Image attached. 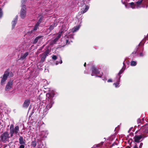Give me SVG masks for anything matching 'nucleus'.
<instances>
[{
    "label": "nucleus",
    "instance_id": "2eb2a0df",
    "mask_svg": "<svg viewBox=\"0 0 148 148\" xmlns=\"http://www.w3.org/2000/svg\"><path fill=\"white\" fill-rule=\"evenodd\" d=\"M121 76H119L118 78L116 77L114 79V81L116 82V83H114L113 84L114 85H115V87L116 88L118 87L119 86V82Z\"/></svg>",
    "mask_w": 148,
    "mask_h": 148
},
{
    "label": "nucleus",
    "instance_id": "7ed1b4c3",
    "mask_svg": "<svg viewBox=\"0 0 148 148\" xmlns=\"http://www.w3.org/2000/svg\"><path fill=\"white\" fill-rule=\"evenodd\" d=\"M13 76V73L12 71H10L9 69H7L5 72L3 78L1 82V84H3L8 77H12Z\"/></svg>",
    "mask_w": 148,
    "mask_h": 148
},
{
    "label": "nucleus",
    "instance_id": "f3484780",
    "mask_svg": "<svg viewBox=\"0 0 148 148\" xmlns=\"http://www.w3.org/2000/svg\"><path fill=\"white\" fill-rule=\"evenodd\" d=\"M68 26L66 25H63L62 26V29L59 32H62L61 33V35L62 33H64L65 32L67 31L68 29Z\"/></svg>",
    "mask_w": 148,
    "mask_h": 148
},
{
    "label": "nucleus",
    "instance_id": "473e14b6",
    "mask_svg": "<svg viewBox=\"0 0 148 148\" xmlns=\"http://www.w3.org/2000/svg\"><path fill=\"white\" fill-rule=\"evenodd\" d=\"M52 59L54 60H56L57 59V57L55 55H53L52 56Z\"/></svg>",
    "mask_w": 148,
    "mask_h": 148
},
{
    "label": "nucleus",
    "instance_id": "5701e85b",
    "mask_svg": "<svg viewBox=\"0 0 148 148\" xmlns=\"http://www.w3.org/2000/svg\"><path fill=\"white\" fill-rule=\"evenodd\" d=\"M57 25V23H54L50 26L49 29L50 31H51L54 29V27L56 26Z\"/></svg>",
    "mask_w": 148,
    "mask_h": 148
},
{
    "label": "nucleus",
    "instance_id": "a211bd4d",
    "mask_svg": "<svg viewBox=\"0 0 148 148\" xmlns=\"http://www.w3.org/2000/svg\"><path fill=\"white\" fill-rule=\"evenodd\" d=\"M30 102V100L29 99H27L25 100L23 104V107L24 108H27Z\"/></svg>",
    "mask_w": 148,
    "mask_h": 148
},
{
    "label": "nucleus",
    "instance_id": "6e6552de",
    "mask_svg": "<svg viewBox=\"0 0 148 148\" xmlns=\"http://www.w3.org/2000/svg\"><path fill=\"white\" fill-rule=\"evenodd\" d=\"M65 38V39L64 41L66 42V44H69L70 42H72L73 39V35L72 34H66Z\"/></svg>",
    "mask_w": 148,
    "mask_h": 148
},
{
    "label": "nucleus",
    "instance_id": "9d476101",
    "mask_svg": "<svg viewBox=\"0 0 148 148\" xmlns=\"http://www.w3.org/2000/svg\"><path fill=\"white\" fill-rule=\"evenodd\" d=\"M50 51L48 49L46 50L41 55V60L40 62H43L45 61L47 56L49 54Z\"/></svg>",
    "mask_w": 148,
    "mask_h": 148
},
{
    "label": "nucleus",
    "instance_id": "9b49d317",
    "mask_svg": "<svg viewBox=\"0 0 148 148\" xmlns=\"http://www.w3.org/2000/svg\"><path fill=\"white\" fill-rule=\"evenodd\" d=\"M146 136H145L144 135H136L134 137V141L135 142L139 143L142 141V140H141V139L142 138H143V139Z\"/></svg>",
    "mask_w": 148,
    "mask_h": 148
},
{
    "label": "nucleus",
    "instance_id": "0eeeda50",
    "mask_svg": "<svg viewBox=\"0 0 148 148\" xmlns=\"http://www.w3.org/2000/svg\"><path fill=\"white\" fill-rule=\"evenodd\" d=\"M10 136L8 132H6L2 134L0 137L1 138V140L4 143L8 140Z\"/></svg>",
    "mask_w": 148,
    "mask_h": 148
},
{
    "label": "nucleus",
    "instance_id": "a18cd8bd",
    "mask_svg": "<svg viewBox=\"0 0 148 148\" xmlns=\"http://www.w3.org/2000/svg\"><path fill=\"white\" fill-rule=\"evenodd\" d=\"M86 63H85L84 64V66H86Z\"/></svg>",
    "mask_w": 148,
    "mask_h": 148
},
{
    "label": "nucleus",
    "instance_id": "4be33fe9",
    "mask_svg": "<svg viewBox=\"0 0 148 148\" xmlns=\"http://www.w3.org/2000/svg\"><path fill=\"white\" fill-rule=\"evenodd\" d=\"M89 6L87 5H85L83 9L82 10L81 13L82 14H83L86 12L88 10Z\"/></svg>",
    "mask_w": 148,
    "mask_h": 148
},
{
    "label": "nucleus",
    "instance_id": "cd10ccee",
    "mask_svg": "<svg viewBox=\"0 0 148 148\" xmlns=\"http://www.w3.org/2000/svg\"><path fill=\"white\" fill-rule=\"evenodd\" d=\"M137 64V62L136 61H132L131 62L130 65L131 66H134Z\"/></svg>",
    "mask_w": 148,
    "mask_h": 148
},
{
    "label": "nucleus",
    "instance_id": "393cba45",
    "mask_svg": "<svg viewBox=\"0 0 148 148\" xmlns=\"http://www.w3.org/2000/svg\"><path fill=\"white\" fill-rule=\"evenodd\" d=\"M25 140H24L22 136H20L19 138V143L21 144H25Z\"/></svg>",
    "mask_w": 148,
    "mask_h": 148
},
{
    "label": "nucleus",
    "instance_id": "ddd939ff",
    "mask_svg": "<svg viewBox=\"0 0 148 148\" xmlns=\"http://www.w3.org/2000/svg\"><path fill=\"white\" fill-rule=\"evenodd\" d=\"M141 132L145 133H148V124L142 126L140 129Z\"/></svg>",
    "mask_w": 148,
    "mask_h": 148
},
{
    "label": "nucleus",
    "instance_id": "8fccbe9b",
    "mask_svg": "<svg viewBox=\"0 0 148 148\" xmlns=\"http://www.w3.org/2000/svg\"><path fill=\"white\" fill-rule=\"evenodd\" d=\"M20 133H21V134H23V133H22V132H20Z\"/></svg>",
    "mask_w": 148,
    "mask_h": 148
},
{
    "label": "nucleus",
    "instance_id": "bb28decb",
    "mask_svg": "<svg viewBox=\"0 0 148 148\" xmlns=\"http://www.w3.org/2000/svg\"><path fill=\"white\" fill-rule=\"evenodd\" d=\"M103 143V142H102L100 144H97L96 145H94L91 148H96V147H99L101 145H102Z\"/></svg>",
    "mask_w": 148,
    "mask_h": 148
},
{
    "label": "nucleus",
    "instance_id": "423d86ee",
    "mask_svg": "<svg viewBox=\"0 0 148 148\" xmlns=\"http://www.w3.org/2000/svg\"><path fill=\"white\" fill-rule=\"evenodd\" d=\"M92 73L91 75L94 76L95 75L96 77H101L102 75H97L98 74L100 73V71H99L95 66H92Z\"/></svg>",
    "mask_w": 148,
    "mask_h": 148
},
{
    "label": "nucleus",
    "instance_id": "de8ad7c7",
    "mask_svg": "<svg viewBox=\"0 0 148 148\" xmlns=\"http://www.w3.org/2000/svg\"><path fill=\"white\" fill-rule=\"evenodd\" d=\"M29 46H30V45H28V46L27 47H26L28 48L29 47Z\"/></svg>",
    "mask_w": 148,
    "mask_h": 148
},
{
    "label": "nucleus",
    "instance_id": "603ef678",
    "mask_svg": "<svg viewBox=\"0 0 148 148\" xmlns=\"http://www.w3.org/2000/svg\"><path fill=\"white\" fill-rule=\"evenodd\" d=\"M136 52H135L134 53V54H136Z\"/></svg>",
    "mask_w": 148,
    "mask_h": 148
},
{
    "label": "nucleus",
    "instance_id": "37998d69",
    "mask_svg": "<svg viewBox=\"0 0 148 148\" xmlns=\"http://www.w3.org/2000/svg\"><path fill=\"white\" fill-rule=\"evenodd\" d=\"M133 148H138V147L136 145H135L134 146Z\"/></svg>",
    "mask_w": 148,
    "mask_h": 148
},
{
    "label": "nucleus",
    "instance_id": "72a5a7b5",
    "mask_svg": "<svg viewBox=\"0 0 148 148\" xmlns=\"http://www.w3.org/2000/svg\"><path fill=\"white\" fill-rule=\"evenodd\" d=\"M42 21V17H41L40 18V19L38 21V22H39L40 23H40Z\"/></svg>",
    "mask_w": 148,
    "mask_h": 148
},
{
    "label": "nucleus",
    "instance_id": "f704fd0d",
    "mask_svg": "<svg viewBox=\"0 0 148 148\" xmlns=\"http://www.w3.org/2000/svg\"><path fill=\"white\" fill-rule=\"evenodd\" d=\"M25 146L24 145H23V144H21V145L20 146L19 148H24Z\"/></svg>",
    "mask_w": 148,
    "mask_h": 148
},
{
    "label": "nucleus",
    "instance_id": "f8f14e48",
    "mask_svg": "<svg viewBox=\"0 0 148 148\" xmlns=\"http://www.w3.org/2000/svg\"><path fill=\"white\" fill-rule=\"evenodd\" d=\"M13 82V80H10L7 83L5 88L6 91H9L12 88Z\"/></svg>",
    "mask_w": 148,
    "mask_h": 148
},
{
    "label": "nucleus",
    "instance_id": "49530a36",
    "mask_svg": "<svg viewBox=\"0 0 148 148\" xmlns=\"http://www.w3.org/2000/svg\"><path fill=\"white\" fill-rule=\"evenodd\" d=\"M148 6V5H146V8H147V7Z\"/></svg>",
    "mask_w": 148,
    "mask_h": 148
},
{
    "label": "nucleus",
    "instance_id": "ea45409f",
    "mask_svg": "<svg viewBox=\"0 0 148 148\" xmlns=\"http://www.w3.org/2000/svg\"><path fill=\"white\" fill-rule=\"evenodd\" d=\"M27 0H22L21 1V2L22 3H24Z\"/></svg>",
    "mask_w": 148,
    "mask_h": 148
},
{
    "label": "nucleus",
    "instance_id": "c756f323",
    "mask_svg": "<svg viewBox=\"0 0 148 148\" xmlns=\"http://www.w3.org/2000/svg\"><path fill=\"white\" fill-rule=\"evenodd\" d=\"M62 61L61 60V58H60V60H59V61H57L56 62V65H57V64H61L62 63Z\"/></svg>",
    "mask_w": 148,
    "mask_h": 148
},
{
    "label": "nucleus",
    "instance_id": "7c9ffc66",
    "mask_svg": "<svg viewBox=\"0 0 148 148\" xmlns=\"http://www.w3.org/2000/svg\"><path fill=\"white\" fill-rule=\"evenodd\" d=\"M141 120L140 119H138L137 120V123L138 124H140L141 123Z\"/></svg>",
    "mask_w": 148,
    "mask_h": 148
},
{
    "label": "nucleus",
    "instance_id": "412c9836",
    "mask_svg": "<svg viewBox=\"0 0 148 148\" xmlns=\"http://www.w3.org/2000/svg\"><path fill=\"white\" fill-rule=\"evenodd\" d=\"M29 54L28 52H26L24 53L21 54L20 58L21 60L24 59Z\"/></svg>",
    "mask_w": 148,
    "mask_h": 148
},
{
    "label": "nucleus",
    "instance_id": "e433bc0d",
    "mask_svg": "<svg viewBox=\"0 0 148 148\" xmlns=\"http://www.w3.org/2000/svg\"><path fill=\"white\" fill-rule=\"evenodd\" d=\"M102 80H103L105 82H106V80H107V79H106V77H104V78H103V77H102Z\"/></svg>",
    "mask_w": 148,
    "mask_h": 148
},
{
    "label": "nucleus",
    "instance_id": "f03ea898",
    "mask_svg": "<svg viewBox=\"0 0 148 148\" xmlns=\"http://www.w3.org/2000/svg\"><path fill=\"white\" fill-rule=\"evenodd\" d=\"M142 0H139L134 2H131L125 5L126 8H128L131 7L132 9L138 8L141 7V4Z\"/></svg>",
    "mask_w": 148,
    "mask_h": 148
},
{
    "label": "nucleus",
    "instance_id": "4c0bfd02",
    "mask_svg": "<svg viewBox=\"0 0 148 148\" xmlns=\"http://www.w3.org/2000/svg\"><path fill=\"white\" fill-rule=\"evenodd\" d=\"M107 82H112V80L111 79H109L108 80Z\"/></svg>",
    "mask_w": 148,
    "mask_h": 148
},
{
    "label": "nucleus",
    "instance_id": "6ab92c4d",
    "mask_svg": "<svg viewBox=\"0 0 148 148\" xmlns=\"http://www.w3.org/2000/svg\"><path fill=\"white\" fill-rule=\"evenodd\" d=\"M62 32H59L58 34V36L55 38L52 41L51 43L52 44H55L56 42L58 41V39L60 38L61 35V33Z\"/></svg>",
    "mask_w": 148,
    "mask_h": 148
},
{
    "label": "nucleus",
    "instance_id": "1a4fd4ad",
    "mask_svg": "<svg viewBox=\"0 0 148 148\" xmlns=\"http://www.w3.org/2000/svg\"><path fill=\"white\" fill-rule=\"evenodd\" d=\"M26 15V10L25 5H23L20 12V16L22 19H24Z\"/></svg>",
    "mask_w": 148,
    "mask_h": 148
},
{
    "label": "nucleus",
    "instance_id": "20e7f679",
    "mask_svg": "<svg viewBox=\"0 0 148 148\" xmlns=\"http://www.w3.org/2000/svg\"><path fill=\"white\" fill-rule=\"evenodd\" d=\"M19 132V127L18 125L16 126L14 128L13 124L10 125V136L12 137L13 134H17Z\"/></svg>",
    "mask_w": 148,
    "mask_h": 148
},
{
    "label": "nucleus",
    "instance_id": "aec40b11",
    "mask_svg": "<svg viewBox=\"0 0 148 148\" xmlns=\"http://www.w3.org/2000/svg\"><path fill=\"white\" fill-rule=\"evenodd\" d=\"M123 67L122 68V69L119 72L118 74L116 77V78H118V77H119V76H121L120 75L124 71V70L125 69L126 66H125L124 62H123Z\"/></svg>",
    "mask_w": 148,
    "mask_h": 148
},
{
    "label": "nucleus",
    "instance_id": "dca6fc26",
    "mask_svg": "<svg viewBox=\"0 0 148 148\" xmlns=\"http://www.w3.org/2000/svg\"><path fill=\"white\" fill-rule=\"evenodd\" d=\"M18 20V16H16L12 22V29H13L17 23Z\"/></svg>",
    "mask_w": 148,
    "mask_h": 148
},
{
    "label": "nucleus",
    "instance_id": "a878e982",
    "mask_svg": "<svg viewBox=\"0 0 148 148\" xmlns=\"http://www.w3.org/2000/svg\"><path fill=\"white\" fill-rule=\"evenodd\" d=\"M40 24V23L39 22H37V23L35 25L33 29L34 31H36L37 30L38 28V27Z\"/></svg>",
    "mask_w": 148,
    "mask_h": 148
},
{
    "label": "nucleus",
    "instance_id": "79ce46f5",
    "mask_svg": "<svg viewBox=\"0 0 148 148\" xmlns=\"http://www.w3.org/2000/svg\"><path fill=\"white\" fill-rule=\"evenodd\" d=\"M145 39L146 40H148V34H147V37L145 38Z\"/></svg>",
    "mask_w": 148,
    "mask_h": 148
},
{
    "label": "nucleus",
    "instance_id": "2f4dec72",
    "mask_svg": "<svg viewBox=\"0 0 148 148\" xmlns=\"http://www.w3.org/2000/svg\"><path fill=\"white\" fill-rule=\"evenodd\" d=\"M3 12L2 9L0 8V18H1L3 15Z\"/></svg>",
    "mask_w": 148,
    "mask_h": 148
},
{
    "label": "nucleus",
    "instance_id": "c03bdc74",
    "mask_svg": "<svg viewBox=\"0 0 148 148\" xmlns=\"http://www.w3.org/2000/svg\"><path fill=\"white\" fill-rule=\"evenodd\" d=\"M42 48V47H41V48H40L38 49V50H40V51L41 50Z\"/></svg>",
    "mask_w": 148,
    "mask_h": 148
},
{
    "label": "nucleus",
    "instance_id": "4468645a",
    "mask_svg": "<svg viewBox=\"0 0 148 148\" xmlns=\"http://www.w3.org/2000/svg\"><path fill=\"white\" fill-rule=\"evenodd\" d=\"M43 37V36H39L36 37L33 40V43L35 44H36L38 41H41Z\"/></svg>",
    "mask_w": 148,
    "mask_h": 148
},
{
    "label": "nucleus",
    "instance_id": "3c124183",
    "mask_svg": "<svg viewBox=\"0 0 148 148\" xmlns=\"http://www.w3.org/2000/svg\"><path fill=\"white\" fill-rule=\"evenodd\" d=\"M134 52H133L132 53H134Z\"/></svg>",
    "mask_w": 148,
    "mask_h": 148
},
{
    "label": "nucleus",
    "instance_id": "b1692460",
    "mask_svg": "<svg viewBox=\"0 0 148 148\" xmlns=\"http://www.w3.org/2000/svg\"><path fill=\"white\" fill-rule=\"evenodd\" d=\"M80 26L78 25L72 29V31L73 33H74L78 30L80 27Z\"/></svg>",
    "mask_w": 148,
    "mask_h": 148
},
{
    "label": "nucleus",
    "instance_id": "58836bf2",
    "mask_svg": "<svg viewBox=\"0 0 148 148\" xmlns=\"http://www.w3.org/2000/svg\"><path fill=\"white\" fill-rule=\"evenodd\" d=\"M144 40H143L140 43L139 45H143V42H144Z\"/></svg>",
    "mask_w": 148,
    "mask_h": 148
},
{
    "label": "nucleus",
    "instance_id": "c9c22d12",
    "mask_svg": "<svg viewBox=\"0 0 148 148\" xmlns=\"http://www.w3.org/2000/svg\"><path fill=\"white\" fill-rule=\"evenodd\" d=\"M143 145V143H140V144L139 146V148H141L142 147Z\"/></svg>",
    "mask_w": 148,
    "mask_h": 148
},
{
    "label": "nucleus",
    "instance_id": "864d4df0",
    "mask_svg": "<svg viewBox=\"0 0 148 148\" xmlns=\"http://www.w3.org/2000/svg\"><path fill=\"white\" fill-rule=\"evenodd\" d=\"M128 148H130V147H128Z\"/></svg>",
    "mask_w": 148,
    "mask_h": 148
},
{
    "label": "nucleus",
    "instance_id": "f257e3e1",
    "mask_svg": "<svg viewBox=\"0 0 148 148\" xmlns=\"http://www.w3.org/2000/svg\"><path fill=\"white\" fill-rule=\"evenodd\" d=\"M54 95V92L53 90L49 91L46 94L45 101L46 106L43 112V113L44 114L47 113L48 110L51 108L53 104L54 103L53 98Z\"/></svg>",
    "mask_w": 148,
    "mask_h": 148
},
{
    "label": "nucleus",
    "instance_id": "c85d7f7f",
    "mask_svg": "<svg viewBox=\"0 0 148 148\" xmlns=\"http://www.w3.org/2000/svg\"><path fill=\"white\" fill-rule=\"evenodd\" d=\"M37 145V143L36 141H33L32 142V145L34 147H35Z\"/></svg>",
    "mask_w": 148,
    "mask_h": 148
},
{
    "label": "nucleus",
    "instance_id": "39448f33",
    "mask_svg": "<svg viewBox=\"0 0 148 148\" xmlns=\"http://www.w3.org/2000/svg\"><path fill=\"white\" fill-rule=\"evenodd\" d=\"M48 134V132L47 131H42L40 132L38 134H37L36 138H38L37 140H41L44 139V138H46Z\"/></svg>",
    "mask_w": 148,
    "mask_h": 148
},
{
    "label": "nucleus",
    "instance_id": "a19ab883",
    "mask_svg": "<svg viewBox=\"0 0 148 148\" xmlns=\"http://www.w3.org/2000/svg\"><path fill=\"white\" fill-rule=\"evenodd\" d=\"M140 56H143V54L142 53H141L140 54Z\"/></svg>",
    "mask_w": 148,
    "mask_h": 148
},
{
    "label": "nucleus",
    "instance_id": "09e8293b",
    "mask_svg": "<svg viewBox=\"0 0 148 148\" xmlns=\"http://www.w3.org/2000/svg\"><path fill=\"white\" fill-rule=\"evenodd\" d=\"M145 7V6H142V7Z\"/></svg>",
    "mask_w": 148,
    "mask_h": 148
}]
</instances>
